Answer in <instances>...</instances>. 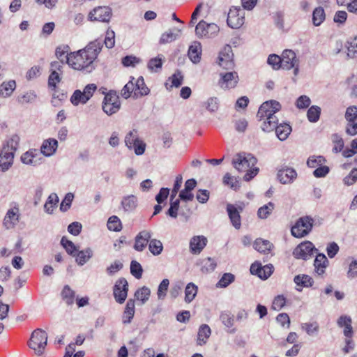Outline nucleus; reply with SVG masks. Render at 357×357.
Masks as SVG:
<instances>
[{
  "label": "nucleus",
  "instance_id": "nucleus-1",
  "mask_svg": "<svg viewBox=\"0 0 357 357\" xmlns=\"http://www.w3.org/2000/svg\"><path fill=\"white\" fill-rule=\"evenodd\" d=\"M102 47L101 40H95L88 44L85 48L70 54L67 63L73 69L91 72L94 68L93 61Z\"/></svg>",
  "mask_w": 357,
  "mask_h": 357
},
{
  "label": "nucleus",
  "instance_id": "nucleus-2",
  "mask_svg": "<svg viewBox=\"0 0 357 357\" xmlns=\"http://www.w3.org/2000/svg\"><path fill=\"white\" fill-rule=\"evenodd\" d=\"M257 161V158L252 154L240 153L234 157L232 164L237 171L246 172L243 178L245 181H249L258 174L259 169L254 167Z\"/></svg>",
  "mask_w": 357,
  "mask_h": 357
},
{
  "label": "nucleus",
  "instance_id": "nucleus-3",
  "mask_svg": "<svg viewBox=\"0 0 357 357\" xmlns=\"http://www.w3.org/2000/svg\"><path fill=\"white\" fill-rule=\"evenodd\" d=\"M47 342V333L40 328H38L32 333L29 342V347L34 351L36 354L41 355L45 351Z\"/></svg>",
  "mask_w": 357,
  "mask_h": 357
},
{
  "label": "nucleus",
  "instance_id": "nucleus-4",
  "mask_svg": "<svg viewBox=\"0 0 357 357\" xmlns=\"http://www.w3.org/2000/svg\"><path fill=\"white\" fill-rule=\"evenodd\" d=\"M96 89V84H89L85 86L83 91L75 90L70 98V102L74 106H78L80 104L85 105L93 96Z\"/></svg>",
  "mask_w": 357,
  "mask_h": 357
},
{
  "label": "nucleus",
  "instance_id": "nucleus-5",
  "mask_svg": "<svg viewBox=\"0 0 357 357\" xmlns=\"http://www.w3.org/2000/svg\"><path fill=\"white\" fill-rule=\"evenodd\" d=\"M313 222V219L309 216L300 218L291 227V234L296 238L305 236L312 230Z\"/></svg>",
  "mask_w": 357,
  "mask_h": 357
},
{
  "label": "nucleus",
  "instance_id": "nucleus-6",
  "mask_svg": "<svg viewBox=\"0 0 357 357\" xmlns=\"http://www.w3.org/2000/svg\"><path fill=\"white\" fill-rule=\"evenodd\" d=\"M121 107L119 96L115 91H110L105 94L102 102V110L107 115L111 116L116 113Z\"/></svg>",
  "mask_w": 357,
  "mask_h": 357
},
{
  "label": "nucleus",
  "instance_id": "nucleus-7",
  "mask_svg": "<svg viewBox=\"0 0 357 357\" xmlns=\"http://www.w3.org/2000/svg\"><path fill=\"white\" fill-rule=\"evenodd\" d=\"M245 22V12L238 6H232L228 13L227 23L231 29H239Z\"/></svg>",
  "mask_w": 357,
  "mask_h": 357
},
{
  "label": "nucleus",
  "instance_id": "nucleus-8",
  "mask_svg": "<svg viewBox=\"0 0 357 357\" xmlns=\"http://www.w3.org/2000/svg\"><path fill=\"white\" fill-rule=\"evenodd\" d=\"M344 118L347 121L345 132L347 135H357V106L352 105L347 108Z\"/></svg>",
  "mask_w": 357,
  "mask_h": 357
},
{
  "label": "nucleus",
  "instance_id": "nucleus-9",
  "mask_svg": "<svg viewBox=\"0 0 357 357\" xmlns=\"http://www.w3.org/2000/svg\"><path fill=\"white\" fill-rule=\"evenodd\" d=\"M217 63L221 68L224 69L231 70L234 68V54L230 45H225L220 51Z\"/></svg>",
  "mask_w": 357,
  "mask_h": 357
},
{
  "label": "nucleus",
  "instance_id": "nucleus-10",
  "mask_svg": "<svg viewBox=\"0 0 357 357\" xmlns=\"http://www.w3.org/2000/svg\"><path fill=\"white\" fill-rule=\"evenodd\" d=\"M281 109V105L276 100L264 102L259 107L257 116L260 120L270 116H275V114Z\"/></svg>",
  "mask_w": 357,
  "mask_h": 357
},
{
  "label": "nucleus",
  "instance_id": "nucleus-11",
  "mask_svg": "<svg viewBox=\"0 0 357 357\" xmlns=\"http://www.w3.org/2000/svg\"><path fill=\"white\" fill-rule=\"evenodd\" d=\"M219 31L218 26L215 23H206L205 21H200L195 27V33L197 37H213Z\"/></svg>",
  "mask_w": 357,
  "mask_h": 357
},
{
  "label": "nucleus",
  "instance_id": "nucleus-12",
  "mask_svg": "<svg viewBox=\"0 0 357 357\" xmlns=\"http://www.w3.org/2000/svg\"><path fill=\"white\" fill-rule=\"evenodd\" d=\"M112 17V9L107 6H98L93 9L89 14L91 21L109 22Z\"/></svg>",
  "mask_w": 357,
  "mask_h": 357
},
{
  "label": "nucleus",
  "instance_id": "nucleus-13",
  "mask_svg": "<svg viewBox=\"0 0 357 357\" xmlns=\"http://www.w3.org/2000/svg\"><path fill=\"white\" fill-rule=\"evenodd\" d=\"M128 291V284L127 280L123 278L117 280L113 290L116 301L119 303H123L126 299Z\"/></svg>",
  "mask_w": 357,
  "mask_h": 357
},
{
  "label": "nucleus",
  "instance_id": "nucleus-14",
  "mask_svg": "<svg viewBox=\"0 0 357 357\" xmlns=\"http://www.w3.org/2000/svg\"><path fill=\"white\" fill-rule=\"evenodd\" d=\"M314 246L310 241H305L300 243L294 250L293 255L296 259L303 260L308 259L313 253Z\"/></svg>",
  "mask_w": 357,
  "mask_h": 357
},
{
  "label": "nucleus",
  "instance_id": "nucleus-15",
  "mask_svg": "<svg viewBox=\"0 0 357 357\" xmlns=\"http://www.w3.org/2000/svg\"><path fill=\"white\" fill-rule=\"evenodd\" d=\"M20 209L17 205L8 210L3 221V226L9 229L13 228L19 222Z\"/></svg>",
  "mask_w": 357,
  "mask_h": 357
},
{
  "label": "nucleus",
  "instance_id": "nucleus-16",
  "mask_svg": "<svg viewBox=\"0 0 357 357\" xmlns=\"http://www.w3.org/2000/svg\"><path fill=\"white\" fill-rule=\"evenodd\" d=\"M238 82V76L236 72H227L220 73L219 84L222 89H229L234 88Z\"/></svg>",
  "mask_w": 357,
  "mask_h": 357
},
{
  "label": "nucleus",
  "instance_id": "nucleus-17",
  "mask_svg": "<svg viewBox=\"0 0 357 357\" xmlns=\"http://www.w3.org/2000/svg\"><path fill=\"white\" fill-rule=\"evenodd\" d=\"M299 64V59L291 50H285L282 54V68L289 70Z\"/></svg>",
  "mask_w": 357,
  "mask_h": 357
},
{
  "label": "nucleus",
  "instance_id": "nucleus-18",
  "mask_svg": "<svg viewBox=\"0 0 357 357\" xmlns=\"http://www.w3.org/2000/svg\"><path fill=\"white\" fill-rule=\"evenodd\" d=\"M273 271V266L272 264L262 266L260 263L255 262L250 266V273L264 280L267 279L272 274Z\"/></svg>",
  "mask_w": 357,
  "mask_h": 357
},
{
  "label": "nucleus",
  "instance_id": "nucleus-19",
  "mask_svg": "<svg viewBox=\"0 0 357 357\" xmlns=\"http://www.w3.org/2000/svg\"><path fill=\"white\" fill-rule=\"evenodd\" d=\"M152 236V232L149 230H142L138 233L135 238L134 249L142 252L146 247Z\"/></svg>",
  "mask_w": 357,
  "mask_h": 357
},
{
  "label": "nucleus",
  "instance_id": "nucleus-20",
  "mask_svg": "<svg viewBox=\"0 0 357 357\" xmlns=\"http://www.w3.org/2000/svg\"><path fill=\"white\" fill-rule=\"evenodd\" d=\"M296 177L297 173L296 170L291 167H282L278 172V178L282 184L291 183Z\"/></svg>",
  "mask_w": 357,
  "mask_h": 357
},
{
  "label": "nucleus",
  "instance_id": "nucleus-21",
  "mask_svg": "<svg viewBox=\"0 0 357 357\" xmlns=\"http://www.w3.org/2000/svg\"><path fill=\"white\" fill-rule=\"evenodd\" d=\"M243 210L241 207L238 208L234 205L228 204L227 206V211L231 220L232 225L237 229L241 226L240 212Z\"/></svg>",
  "mask_w": 357,
  "mask_h": 357
},
{
  "label": "nucleus",
  "instance_id": "nucleus-22",
  "mask_svg": "<svg viewBox=\"0 0 357 357\" xmlns=\"http://www.w3.org/2000/svg\"><path fill=\"white\" fill-rule=\"evenodd\" d=\"M207 238L204 236H195L190 239V250L193 255L199 254L206 245Z\"/></svg>",
  "mask_w": 357,
  "mask_h": 357
},
{
  "label": "nucleus",
  "instance_id": "nucleus-23",
  "mask_svg": "<svg viewBox=\"0 0 357 357\" xmlns=\"http://www.w3.org/2000/svg\"><path fill=\"white\" fill-rule=\"evenodd\" d=\"M58 147V142L53 138L45 139L40 147L41 153L45 156L50 157L54 155Z\"/></svg>",
  "mask_w": 357,
  "mask_h": 357
},
{
  "label": "nucleus",
  "instance_id": "nucleus-24",
  "mask_svg": "<svg viewBox=\"0 0 357 357\" xmlns=\"http://www.w3.org/2000/svg\"><path fill=\"white\" fill-rule=\"evenodd\" d=\"M188 55L193 63H198L201 60L202 45L198 41H194L189 47Z\"/></svg>",
  "mask_w": 357,
  "mask_h": 357
},
{
  "label": "nucleus",
  "instance_id": "nucleus-25",
  "mask_svg": "<svg viewBox=\"0 0 357 357\" xmlns=\"http://www.w3.org/2000/svg\"><path fill=\"white\" fill-rule=\"evenodd\" d=\"M182 28L174 27L163 33L160 38V44H166L176 40L180 36Z\"/></svg>",
  "mask_w": 357,
  "mask_h": 357
},
{
  "label": "nucleus",
  "instance_id": "nucleus-26",
  "mask_svg": "<svg viewBox=\"0 0 357 357\" xmlns=\"http://www.w3.org/2000/svg\"><path fill=\"white\" fill-rule=\"evenodd\" d=\"M13 159L14 154L2 149L0 153V169L2 172L7 171L12 166Z\"/></svg>",
  "mask_w": 357,
  "mask_h": 357
},
{
  "label": "nucleus",
  "instance_id": "nucleus-27",
  "mask_svg": "<svg viewBox=\"0 0 357 357\" xmlns=\"http://www.w3.org/2000/svg\"><path fill=\"white\" fill-rule=\"evenodd\" d=\"M211 335V329L209 326L206 324H202L198 329L197 344L199 346L206 344Z\"/></svg>",
  "mask_w": 357,
  "mask_h": 357
},
{
  "label": "nucleus",
  "instance_id": "nucleus-28",
  "mask_svg": "<svg viewBox=\"0 0 357 357\" xmlns=\"http://www.w3.org/2000/svg\"><path fill=\"white\" fill-rule=\"evenodd\" d=\"M328 265V260L326 255L322 253H319L316 256L314 261L315 272L319 275H323L325 273V270Z\"/></svg>",
  "mask_w": 357,
  "mask_h": 357
},
{
  "label": "nucleus",
  "instance_id": "nucleus-29",
  "mask_svg": "<svg viewBox=\"0 0 357 357\" xmlns=\"http://www.w3.org/2000/svg\"><path fill=\"white\" fill-rule=\"evenodd\" d=\"M20 141V137L19 135L17 134H13L6 140L5 144H3L2 149H5V151L11 152L13 154H15V152L19 147Z\"/></svg>",
  "mask_w": 357,
  "mask_h": 357
},
{
  "label": "nucleus",
  "instance_id": "nucleus-30",
  "mask_svg": "<svg viewBox=\"0 0 357 357\" xmlns=\"http://www.w3.org/2000/svg\"><path fill=\"white\" fill-rule=\"evenodd\" d=\"M121 205L125 212L133 211L137 206V198L133 195L125 196L121 199Z\"/></svg>",
  "mask_w": 357,
  "mask_h": 357
},
{
  "label": "nucleus",
  "instance_id": "nucleus-31",
  "mask_svg": "<svg viewBox=\"0 0 357 357\" xmlns=\"http://www.w3.org/2000/svg\"><path fill=\"white\" fill-rule=\"evenodd\" d=\"M38 155L36 150H29L22 155L21 161L25 165L37 166L40 163V161L36 159Z\"/></svg>",
  "mask_w": 357,
  "mask_h": 357
},
{
  "label": "nucleus",
  "instance_id": "nucleus-32",
  "mask_svg": "<svg viewBox=\"0 0 357 357\" xmlns=\"http://www.w3.org/2000/svg\"><path fill=\"white\" fill-rule=\"evenodd\" d=\"M93 257V250L90 248L78 251L75 254V261L79 266L84 265Z\"/></svg>",
  "mask_w": 357,
  "mask_h": 357
},
{
  "label": "nucleus",
  "instance_id": "nucleus-33",
  "mask_svg": "<svg viewBox=\"0 0 357 357\" xmlns=\"http://www.w3.org/2000/svg\"><path fill=\"white\" fill-rule=\"evenodd\" d=\"M135 314V301L132 299L128 301L125 311L123 315V323L129 324L131 322Z\"/></svg>",
  "mask_w": 357,
  "mask_h": 357
},
{
  "label": "nucleus",
  "instance_id": "nucleus-34",
  "mask_svg": "<svg viewBox=\"0 0 357 357\" xmlns=\"http://www.w3.org/2000/svg\"><path fill=\"white\" fill-rule=\"evenodd\" d=\"M291 132V126L287 123H281L278 125L275 128V133L278 139L281 141L285 140Z\"/></svg>",
  "mask_w": 357,
  "mask_h": 357
},
{
  "label": "nucleus",
  "instance_id": "nucleus-35",
  "mask_svg": "<svg viewBox=\"0 0 357 357\" xmlns=\"http://www.w3.org/2000/svg\"><path fill=\"white\" fill-rule=\"evenodd\" d=\"M59 202V197L56 193H51L45 205L44 210L48 214H52L54 211V209L57 206V204Z\"/></svg>",
  "mask_w": 357,
  "mask_h": 357
},
{
  "label": "nucleus",
  "instance_id": "nucleus-36",
  "mask_svg": "<svg viewBox=\"0 0 357 357\" xmlns=\"http://www.w3.org/2000/svg\"><path fill=\"white\" fill-rule=\"evenodd\" d=\"M198 291V287L193 282L188 283L185 289V302L191 303L195 298Z\"/></svg>",
  "mask_w": 357,
  "mask_h": 357
},
{
  "label": "nucleus",
  "instance_id": "nucleus-37",
  "mask_svg": "<svg viewBox=\"0 0 357 357\" xmlns=\"http://www.w3.org/2000/svg\"><path fill=\"white\" fill-rule=\"evenodd\" d=\"M254 248L261 253H265L267 251L271 250L273 247V244L268 240H264L262 238H257L254 242Z\"/></svg>",
  "mask_w": 357,
  "mask_h": 357
},
{
  "label": "nucleus",
  "instance_id": "nucleus-38",
  "mask_svg": "<svg viewBox=\"0 0 357 357\" xmlns=\"http://www.w3.org/2000/svg\"><path fill=\"white\" fill-rule=\"evenodd\" d=\"M294 282L297 286L301 287H310L314 283L313 279L308 275L305 274L296 275L294 278Z\"/></svg>",
  "mask_w": 357,
  "mask_h": 357
},
{
  "label": "nucleus",
  "instance_id": "nucleus-39",
  "mask_svg": "<svg viewBox=\"0 0 357 357\" xmlns=\"http://www.w3.org/2000/svg\"><path fill=\"white\" fill-rule=\"evenodd\" d=\"M75 295V291L68 285H66L61 291L62 299L68 305L74 303Z\"/></svg>",
  "mask_w": 357,
  "mask_h": 357
},
{
  "label": "nucleus",
  "instance_id": "nucleus-40",
  "mask_svg": "<svg viewBox=\"0 0 357 357\" xmlns=\"http://www.w3.org/2000/svg\"><path fill=\"white\" fill-rule=\"evenodd\" d=\"M326 15L322 7L316 8L312 13V23L314 26H319L325 20Z\"/></svg>",
  "mask_w": 357,
  "mask_h": 357
},
{
  "label": "nucleus",
  "instance_id": "nucleus-41",
  "mask_svg": "<svg viewBox=\"0 0 357 357\" xmlns=\"http://www.w3.org/2000/svg\"><path fill=\"white\" fill-rule=\"evenodd\" d=\"M321 114V108L317 105L311 106L307 112V117L310 122L316 123L319 121Z\"/></svg>",
  "mask_w": 357,
  "mask_h": 357
},
{
  "label": "nucleus",
  "instance_id": "nucleus-42",
  "mask_svg": "<svg viewBox=\"0 0 357 357\" xmlns=\"http://www.w3.org/2000/svg\"><path fill=\"white\" fill-rule=\"evenodd\" d=\"M266 120L264 121L261 128L264 132H271L275 130L278 126V118L276 116H270L265 118Z\"/></svg>",
  "mask_w": 357,
  "mask_h": 357
},
{
  "label": "nucleus",
  "instance_id": "nucleus-43",
  "mask_svg": "<svg viewBox=\"0 0 357 357\" xmlns=\"http://www.w3.org/2000/svg\"><path fill=\"white\" fill-rule=\"evenodd\" d=\"M275 205L273 202H268L267 204L260 207L257 211V215L261 219L267 218L273 212Z\"/></svg>",
  "mask_w": 357,
  "mask_h": 357
},
{
  "label": "nucleus",
  "instance_id": "nucleus-44",
  "mask_svg": "<svg viewBox=\"0 0 357 357\" xmlns=\"http://www.w3.org/2000/svg\"><path fill=\"white\" fill-rule=\"evenodd\" d=\"M149 250L153 255H159L163 250L162 242L160 240L155 238L150 239Z\"/></svg>",
  "mask_w": 357,
  "mask_h": 357
},
{
  "label": "nucleus",
  "instance_id": "nucleus-45",
  "mask_svg": "<svg viewBox=\"0 0 357 357\" xmlns=\"http://www.w3.org/2000/svg\"><path fill=\"white\" fill-rule=\"evenodd\" d=\"M61 244L65 248L68 254L75 257V254L78 252L77 246L66 237H63L61 240Z\"/></svg>",
  "mask_w": 357,
  "mask_h": 357
},
{
  "label": "nucleus",
  "instance_id": "nucleus-46",
  "mask_svg": "<svg viewBox=\"0 0 357 357\" xmlns=\"http://www.w3.org/2000/svg\"><path fill=\"white\" fill-rule=\"evenodd\" d=\"M107 225L110 231H120L122 229L121 221L116 215H112L108 219Z\"/></svg>",
  "mask_w": 357,
  "mask_h": 357
},
{
  "label": "nucleus",
  "instance_id": "nucleus-47",
  "mask_svg": "<svg viewBox=\"0 0 357 357\" xmlns=\"http://www.w3.org/2000/svg\"><path fill=\"white\" fill-rule=\"evenodd\" d=\"M139 139L137 130H130L125 137V144L129 149H132V145Z\"/></svg>",
  "mask_w": 357,
  "mask_h": 357
},
{
  "label": "nucleus",
  "instance_id": "nucleus-48",
  "mask_svg": "<svg viewBox=\"0 0 357 357\" xmlns=\"http://www.w3.org/2000/svg\"><path fill=\"white\" fill-rule=\"evenodd\" d=\"M36 98L34 91H29L18 96L17 101L20 104L32 103L36 101Z\"/></svg>",
  "mask_w": 357,
  "mask_h": 357
},
{
  "label": "nucleus",
  "instance_id": "nucleus-49",
  "mask_svg": "<svg viewBox=\"0 0 357 357\" xmlns=\"http://www.w3.org/2000/svg\"><path fill=\"white\" fill-rule=\"evenodd\" d=\"M216 266L215 261L211 257H208L202 260L201 270L203 273H210L215 270Z\"/></svg>",
  "mask_w": 357,
  "mask_h": 357
},
{
  "label": "nucleus",
  "instance_id": "nucleus-50",
  "mask_svg": "<svg viewBox=\"0 0 357 357\" xmlns=\"http://www.w3.org/2000/svg\"><path fill=\"white\" fill-rule=\"evenodd\" d=\"M301 328L309 335H316L319 331V326L317 322L304 323L301 325Z\"/></svg>",
  "mask_w": 357,
  "mask_h": 357
},
{
  "label": "nucleus",
  "instance_id": "nucleus-51",
  "mask_svg": "<svg viewBox=\"0 0 357 357\" xmlns=\"http://www.w3.org/2000/svg\"><path fill=\"white\" fill-rule=\"evenodd\" d=\"M150 294L151 291L149 288L143 287L135 292V296L138 301H141L142 303L144 304L149 300Z\"/></svg>",
  "mask_w": 357,
  "mask_h": 357
},
{
  "label": "nucleus",
  "instance_id": "nucleus-52",
  "mask_svg": "<svg viewBox=\"0 0 357 357\" xmlns=\"http://www.w3.org/2000/svg\"><path fill=\"white\" fill-rule=\"evenodd\" d=\"M136 94L138 93L140 96H146L149 94V89L145 85L144 79L142 77H139L135 83Z\"/></svg>",
  "mask_w": 357,
  "mask_h": 357
},
{
  "label": "nucleus",
  "instance_id": "nucleus-53",
  "mask_svg": "<svg viewBox=\"0 0 357 357\" xmlns=\"http://www.w3.org/2000/svg\"><path fill=\"white\" fill-rule=\"evenodd\" d=\"M235 277L232 273H224L216 286L218 287L225 288L234 281Z\"/></svg>",
  "mask_w": 357,
  "mask_h": 357
},
{
  "label": "nucleus",
  "instance_id": "nucleus-54",
  "mask_svg": "<svg viewBox=\"0 0 357 357\" xmlns=\"http://www.w3.org/2000/svg\"><path fill=\"white\" fill-rule=\"evenodd\" d=\"M357 181V168H353L350 172L344 177L342 182L346 186H351Z\"/></svg>",
  "mask_w": 357,
  "mask_h": 357
},
{
  "label": "nucleus",
  "instance_id": "nucleus-55",
  "mask_svg": "<svg viewBox=\"0 0 357 357\" xmlns=\"http://www.w3.org/2000/svg\"><path fill=\"white\" fill-rule=\"evenodd\" d=\"M223 182L225 185H229L231 189L236 190L240 188L239 181L231 176L229 174H226L223 178Z\"/></svg>",
  "mask_w": 357,
  "mask_h": 357
},
{
  "label": "nucleus",
  "instance_id": "nucleus-56",
  "mask_svg": "<svg viewBox=\"0 0 357 357\" xmlns=\"http://www.w3.org/2000/svg\"><path fill=\"white\" fill-rule=\"evenodd\" d=\"M267 63L274 70H278L282 68V56H279L277 54H271L268 57Z\"/></svg>",
  "mask_w": 357,
  "mask_h": 357
},
{
  "label": "nucleus",
  "instance_id": "nucleus-57",
  "mask_svg": "<svg viewBox=\"0 0 357 357\" xmlns=\"http://www.w3.org/2000/svg\"><path fill=\"white\" fill-rule=\"evenodd\" d=\"M326 160L323 156H311L308 158L307 161V165L309 167L311 168H317L318 167L322 165L325 163Z\"/></svg>",
  "mask_w": 357,
  "mask_h": 357
},
{
  "label": "nucleus",
  "instance_id": "nucleus-58",
  "mask_svg": "<svg viewBox=\"0 0 357 357\" xmlns=\"http://www.w3.org/2000/svg\"><path fill=\"white\" fill-rule=\"evenodd\" d=\"M16 84L14 80L9 81L8 82H3L0 88L3 91V97H8L11 95L14 89H15Z\"/></svg>",
  "mask_w": 357,
  "mask_h": 357
},
{
  "label": "nucleus",
  "instance_id": "nucleus-59",
  "mask_svg": "<svg viewBox=\"0 0 357 357\" xmlns=\"http://www.w3.org/2000/svg\"><path fill=\"white\" fill-rule=\"evenodd\" d=\"M332 141L334 144V147L333 148V151L334 153H339L343 150L344 141L339 135L333 134L332 135Z\"/></svg>",
  "mask_w": 357,
  "mask_h": 357
},
{
  "label": "nucleus",
  "instance_id": "nucleus-60",
  "mask_svg": "<svg viewBox=\"0 0 357 357\" xmlns=\"http://www.w3.org/2000/svg\"><path fill=\"white\" fill-rule=\"evenodd\" d=\"M169 284V281L168 279H163L160 283L157 292L158 299L162 300L165 298Z\"/></svg>",
  "mask_w": 357,
  "mask_h": 357
},
{
  "label": "nucleus",
  "instance_id": "nucleus-61",
  "mask_svg": "<svg viewBox=\"0 0 357 357\" xmlns=\"http://www.w3.org/2000/svg\"><path fill=\"white\" fill-rule=\"evenodd\" d=\"M347 55L350 58L357 57V36L347 42Z\"/></svg>",
  "mask_w": 357,
  "mask_h": 357
},
{
  "label": "nucleus",
  "instance_id": "nucleus-62",
  "mask_svg": "<svg viewBox=\"0 0 357 357\" xmlns=\"http://www.w3.org/2000/svg\"><path fill=\"white\" fill-rule=\"evenodd\" d=\"M143 269L139 263L137 261H132L130 264V273L137 279H140L142 275Z\"/></svg>",
  "mask_w": 357,
  "mask_h": 357
},
{
  "label": "nucleus",
  "instance_id": "nucleus-63",
  "mask_svg": "<svg viewBox=\"0 0 357 357\" xmlns=\"http://www.w3.org/2000/svg\"><path fill=\"white\" fill-rule=\"evenodd\" d=\"M132 92L136 95L135 83L131 80L129 81L122 89L121 96L124 98L127 99L131 96Z\"/></svg>",
  "mask_w": 357,
  "mask_h": 357
},
{
  "label": "nucleus",
  "instance_id": "nucleus-64",
  "mask_svg": "<svg viewBox=\"0 0 357 357\" xmlns=\"http://www.w3.org/2000/svg\"><path fill=\"white\" fill-rule=\"evenodd\" d=\"M349 279H354L357 278V260L354 259L349 265V269L347 273Z\"/></svg>",
  "mask_w": 357,
  "mask_h": 357
}]
</instances>
